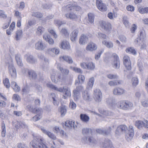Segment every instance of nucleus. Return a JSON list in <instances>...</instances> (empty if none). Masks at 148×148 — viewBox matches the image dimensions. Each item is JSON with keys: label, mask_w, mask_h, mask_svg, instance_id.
Instances as JSON below:
<instances>
[{"label": "nucleus", "mask_w": 148, "mask_h": 148, "mask_svg": "<svg viewBox=\"0 0 148 148\" xmlns=\"http://www.w3.org/2000/svg\"><path fill=\"white\" fill-rule=\"evenodd\" d=\"M1 136L3 137H4L6 134V129L5 124L4 121H3L1 123Z\"/></svg>", "instance_id": "nucleus-37"}, {"label": "nucleus", "mask_w": 148, "mask_h": 148, "mask_svg": "<svg viewBox=\"0 0 148 148\" xmlns=\"http://www.w3.org/2000/svg\"><path fill=\"white\" fill-rule=\"evenodd\" d=\"M65 8L68 10H75L77 11H79L81 10L82 9L81 7L76 4H68L66 5Z\"/></svg>", "instance_id": "nucleus-9"}, {"label": "nucleus", "mask_w": 148, "mask_h": 148, "mask_svg": "<svg viewBox=\"0 0 148 148\" xmlns=\"http://www.w3.org/2000/svg\"><path fill=\"white\" fill-rule=\"evenodd\" d=\"M66 111L65 106H62L61 108V114L62 116H64L66 114Z\"/></svg>", "instance_id": "nucleus-55"}, {"label": "nucleus", "mask_w": 148, "mask_h": 148, "mask_svg": "<svg viewBox=\"0 0 148 148\" xmlns=\"http://www.w3.org/2000/svg\"><path fill=\"white\" fill-rule=\"evenodd\" d=\"M120 126L118 127L115 132V134L116 135H119L123 133L121 129H120Z\"/></svg>", "instance_id": "nucleus-59"}, {"label": "nucleus", "mask_w": 148, "mask_h": 148, "mask_svg": "<svg viewBox=\"0 0 148 148\" xmlns=\"http://www.w3.org/2000/svg\"><path fill=\"white\" fill-rule=\"evenodd\" d=\"M15 59L18 65L20 67H22L23 65V64L22 62L21 55L18 54H16Z\"/></svg>", "instance_id": "nucleus-21"}, {"label": "nucleus", "mask_w": 148, "mask_h": 148, "mask_svg": "<svg viewBox=\"0 0 148 148\" xmlns=\"http://www.w3.org/2000/svg\"><path fill=\"white\" fill-rule=\"evenodd\" d=\"M51 97H52L53 99V103L54 105L58 106V103L56 99V95L54 93H52L51 94Z\"/></svg>", "instance_id": "nucleus-50"}, {"label": "nucleus", "mask_w": 148, "mask_h": 148, "mask_svg": "<svg viewBox=\"0 0 148 148\" xmlns=\"http://www.w3.org/2000/svg\"><path fill=\"white\" fill-rule=\"evenodd\" d=\"M61 48L64 49H68L70 48L69 42L67 41H63L62 42Z\"/></svg>", "instance_id": "nucleus-32"}, {"label": "nucleus", "mask_w": 148, "mask_h": 148, "mask_svg": "<svg viewBox=\"0 0 148 148\" xmlns=\"http://www.w3.org/2000/svg\"><path fill=\"white\" fill-rule=\"evenodd\" d=\"M94 81L95 79L93 77L90 78L87 83L86 88L89 89L91 88L93 85Z\"/></svg>", "instance_id": "nucleus-28"}, {"label": "nucleus", "mask_w": 148, "mask_h": 148, "mask_svg": "<svg viewBox=\"0 0 148 148\" xmlns=\"http://www.w3.org/2000/svg\"><path fill=\"white\" fill-rule=\"evenodd\" d=\"M30 110L34 113L40 114L42 112V109L41 108H31Z\"/></svg>", "instance_id": "nucleus-36"}, {"label": "nucleus", "mask_w": 148, "mask_h": 148, "mask_svg": "<svg viewBox=\"0 0 148 148\" xmlns=\"http://www.w3.org/2000/svg\"><path fill=\"white\" fill-rule=\"evenodd\" d=\"M86 143H88L90 145H94L97 143V141L92 136L86 137Z\"/></svg>", "instance_id": "nucleus-17"}, {"label": "nucleus", "mask_w": 148, "mask_h": 148, "mask_svg": "<svg viewBox=\"0 0 148 148\" xmlns=\"http://www.w3.org/2000/svg\"><path fill=\"white\" fill-rule=\"evenodd\" d=\"M46 47V45L44 44L42 40L38 41L35 44V49L40 51H42Z\"/></svg>", "instance_id": "nucleus-13"}, {"label": "nucleus", "mask_w": 148, "mask_h": 148, "mask_svg": "<svg viewBox=\"0 0 148 148\" xmlns=\"http://www.w3.org/2000/svg\"><path fill=\"white\" fill-rule=\"evenodd\" d=\"M112 56L114 59V61L113 62V66L116 69H119L120 67V62L119 58L117 55L115 53H113Z\"/></svg>", "instance_id": "nucleus-10"}, {"label": "nucleus", "mask_w": 148, "mask_h": 148, "mask_svg": "<svg viewBox=\"0 0 148 148\" xmlns=\"http://www.w3.org/2000/svg\"><path fill=\"white\" fill-rule=\"evenodd\" d=\"M54 23L56 25H57L59 27L62 25L65 24L66 23V22L65 21H61L56 19L55 20Z\"/></svg>", "instance_id": "nucleus-52"}, {"label": "nucleus", "mask_w": 148, "mask_h": 148, "mask_svg": "<svg viewBox=\"0 0 148 148\" xmlns=\"http://www.w3.org/2000/svg\"><path fill=\"white\" fill-rule=\"evenodd\" d=\"M60 32L64 34L65 36H67L69 34L67 29L64 28L62 29L60 31Z\"/></svg>", "instance_id": "nucleus-64"}, {"label": "nucleus", "mask_w": 148, "mask_h": 148, "mask_svg": "<svg viewBox=\"0 0 148 148\" xmlns=\"http://www.w3.org/2000/svg\"><path fill=\"white\" fill-rule=\"evenodd\" d=\"M44 28L41 26L39 27L37 29L36 33L39 35H41L44 31Z\"/></svg>", "instance_id": "nucleus-47"}, {"label": "nucleus", "mask_w": 148, "mask_h": 148, "mask_svg": "<svg viewBox=\"0 0 148 148\" xmlns=\"http://www.w3.org/2000/svg\"><path fill=\"white\" fill-rule=\"evenodd\" d=\"M22 31L21 29H19L16 32L15 36L16 40H18L21 38L22 36Z\"/></svg>", "instance_id": "nucleus-33"}, {"label": "nucleus", "mask_w": 148, "mask_h": 148, "mask_svg": "<svg viewBox=\"0 0 148 148\" xmlns=\"http://www.w3.org/2000/svg\"><path fill=\"white\" fill-rule=\"evenodd\" d=\"M134 135V130L132 125L129 126L127 132L125 135V138L128 141L131 140Z\"/></svg>", "instance_id": "nucleus-6"}, {"label": "nucleus", "mask_w": 148, "mask_h": 148, "mask_svg": "<svg viewBox=\"0 0 148 148\" xmlns=\"http://www.w3.org/2000/svg\"><path fill=\"white\" fill-rule=\"evenodd\" d=\"M10 62L8 63L9 72L11 78L14 79H15L16 77V70L11 59H10Z\"/></svg>", "instance_id": "nucleus-4"}, {"label": "nucleus", "mask_w": 148, "mask_h": 148, "mask_svg": "<svg viewBox=\"0 0 148 148\" xmlns=\"http://www.w3.org/2000/svg\"><path fill=\"white\" fill-rule=\"evenodd\" d=\"M123 23L125 26L127 27H129L130 23L128 20V18L127 16H124L123 18Z\"/></svg>", "instance_id": "nucleus-44"}, {"label": "nucleus", "mask_w": 148, "mask_h": 148, "mask_svg": "<svg viewBox=\"0 0 148 148\" xmlns=\"http://www.w3.org/2000/svg\"><path fill=\"white\" fill-rule=\"evenodd\" d=\"M80 118L81 121L85 123L88 122L89 120V116L86 114H81L80 115Z\"/></svg>", "instance_id": "nucleus-30"}, {"label": "nucleus", "mask_w": 148, "mask_h": 148, "mask_svg": "<svg viewBox=\"0 0 148 148\" xmlns=\"http://www.w3.org/2000/svg\"><path fill=\"white\" fill-rule=\"evenodd\" d=\"M122 83V82L121 81L116 80L114 81H110L108 82V84L110 86H115L118 84H121Z\"/></svg>", "instance_id": "nucleus-34"}, {"label": "nucleus", "mask_w": 148, "mask_h": 148, "mask_svg": "<svg viewBox=\"0 0 148 148\" xmlns=\"http://www.w3.org/2000/svg\"><path fill=\"white\" fill-rule=\"evenodd\" d=\"M135 125L139 129H141L143 127L146 128H148V121H136Z\"/></svg>", "instance_id": "nucleus-7"}, {"label": "nucleus", "mask_w": 148, "mask_h": 148, "mask_svg": "<svg viewBox=\"0 0 148 148\" xmlns=\"http://www.w3.org/2000/svg\"><path fill=\"white\" fill-rule=\"evenodd\" d=\"M46 52L51 55L55 53L57 55L59 53L60 50L58 48L56 47L50 48L47 49L46 51Z\"/></svg>", "instance_id": "nucleus-18"}, {"label": "nucleus", "mask_w": 148, "mask_h": 148, "mask_svg": "<svg viewBox=\"0 0 148 148\" xmlns=\"http://www.w3.org/2000/svg\"><path fill=\"white\" fill-rule=\"evenodd\" d=\"M78 33V31L77 30H75L72 32L71 35V39L72 41H75L77 39Z\"/></svg>", "instance_id": "nucleus-27"}, {"label": "nucleus", "mask_w": 148, "mask_h": 148, "mask_svg": "<svg viewBox=\"0 0 148 148\" xmlns=\"http://www.w3.org/2000/svg\"><path fill=\"white\" fill-rule=\"evenodd\" d=\"M83 87L82 86H77L76 89L73 91V93H75L76 95L79 94L80 91L83 90Z\"/></svg>", "instance_id": "nucleus-39"}, {"label": "nucleus", "mask_w": 148, "mask_h": 148, "mask_svg": "<svg viewBox=\"0 0 148 148\" xmlns=\"http://www.w3.org/2000/svg\"><path fill=\"white\" fill-rule=\"evenodd\" d=\"M60 61H64L70 64L72 63L73 62L72 58L68 56H64L60 57Z\"/></svg>", "instance_id": "nucleus-25"}, {"label": "nucleus", "mask_w": 148, "mask_h": 148, "mask_svg": "<svg viewBox=\"0 0 148 148\" xmlns=\"http://www.w3.org/2000/svg\"><path fill=\"white\" fill-rule=\"evenodd\" d=\"M100 25L106 31L109 32L111 30V25L109 23L105 21H101L100 23Z\"/></svg>", "instance_id": "nucleus-14"}, {"label": "nucleus", "mask_w": 148, "mask_h": 148, "mask_svg": "<svg viewBox=\"0 0 148 148\" xmlns=\"http://www.w3.org/2000/svg\"><path fill=\"white\" fill-rule=\"evenodd\" d=\"M101 148H113V144L111 141L108 139H105L100 144Z\"/></svg>", "instance_id": "nucleus-8"}, {"label": "nucleus", "mask_w": 148, "mask_h": 148, "mask_svg": "<svg viewBox=\"0 0 148 148\" xmlns=\"http://www.w3.org/2000/svg\"><path fill=\"white\" fill-rule=\"evenodd\" d=\"M106 77L110 79H117L118 78V76L114 74H108L106 75Z\"/></svg>", "instance_id": "nucleus-57"}, {"label": "nucleus", "mask_w": 148, "mask_h": 148, "mask_svg": "<svg viewBox=\"0 0 148 148\" xmlns=\"http://www.w3.org/2000/svg\"><path fill=\"white\" fill-rule=\"evenodd\" d=\"M93 97L95 100L97 102H100L101 101L102 95L99 89L96 88L94 90Z\"/></svg>", "instance_id": "nucleus-5"}, {"label": "nucleus", "mask_w": 148, "mask_h": 148, "mask_svg": "<svg viewBox=\"0 0 148 148\" xmlns=\"http://www.w3.org/2000/svg\"><path fill=\"white\" fill-rule=\"evenodd\" d=\"M73 70L75 72L78 73L82 74L83 73L82 71L80 68L74 67L73 68Z\"/></svg>", "instance_id": "nucleus-63"}, {"label": "nucleus", "mask_w": 148, "mask_h": 148, "mask_svg": "<svg viewBox=\"0 0 148 148\" xmlns=\"http://www.w3.org/2000/svg\"><path fill=\"white\" fill-rule=\"evenodd\" d=\"M82 96L83 99L86 101H89L91 100L90 94L87 90H85L82 91Z\"/></svg>", "instance_id": "nucleus-16"}, {"label": "nucleus", "mask_w": 148, "mask_h": 148, "mask_svg": "<svg viewBox=\"0 0 148 148\" xmlns=\"http://www.w3.org/2000/svg\"><path fill=\"white\" fill-rule=\"evenodd\" d=\"M74 123V122L70 120L66 121L65 122V125L70 129L72 127L74 129H75L76 126L75 125Z\"/></svg>", "instance_id": "nucleus-23"}, {"label": "nucleus", "mask_w": 148, "mask_h": 148, "mask_svg": "<svg viewBox=\"0 0 148 148\" xmlns=\"http://www.w3.org/2000/svg\"><path fill=\"white\" fill-rule=\"evenodd\" d=\"M132 84L133 86H136L138 84V80L137 78L134 77L132 79Z\"/></svg>", "instance_id": "nucleus-58"}, {"label": "nucleus", "mask_w": 148, "mask_h": 148, "mask_svg": "<svg viewBox=\"0 0 148 148\" xmlns=\"http://www.w3.org/2000/svg\"><path fill=\"white\" fill-rule=\"evenodd\" d=\"M97 48V47L95 44L93 42H90L87 46L86 49L88 51H92L96 50Z\"/></svg>", "instance_id": "nucleus-20"}, {"label": "nucleus", "mask_w": 148, "mask_h": 148, "mask_svg": "<svg viewBox=\"0 0 148 148\" xmlns=\"http://www.w3.org/2000/svg\"><path fill=\"white\" fill-rule=\"evenodd\" d=\"M117 105L119 108L124 110L131 109L133 106V103L131 102L124 100L119 101Z\"/></svg>", "instance_id": "nucleus-3"}, {"label": "nucleus", "mask_w": 148, "mask_h": 148, "mask_svg": "<svg viewBox=\"0 0 148 148\" xmlns=\"http://www.w3.org/2000/svg\"><path fill=\"white\" fill-rule=\"evenodd\" d=\"M65 16L67 18L72 19H75L77 18V16L73 12H71L69 14H65Z\"/></svg>", "instance_id": "nucleus-29"}, {"label": "nucleus", "mask_w": 148, "mask_h": 148, "mask_svg": "<svg viewBox=\"0 0 148 148\" xmlns=\"http://www.w3.org/2000/svg\"><path fill=\"white\" fill-rule=\"evenodd\" d=\"M3 82L4 85L7 88H9L10 87V84L9 79L8 78H5L3 79Z\"/></svg>", "instance_id": "nucleus-49"}, {"label": "nucleus", "mask_w": 148, "mask_h": 148, "mask_svg": "<svg viewBox=\"0 0 148 148\" xmlns=\"http://www.w3.org/2000/svg\"><path fill=\"white\" fill-rule=\"evenodd\" d=\"M125 92V91L123 89L119 87L115 88L113 90V94L115 95H121Z\"/></svg>", "instance_id": "nucleus-15"}, {"label": "nucleus", "mask_w": 148, "mask_h": 148, "mask_svg": "<svg viewBox=\"0 0 148 148\" xmlns=\"http://www.w3.org/2000/svg\"><path fill=\"white\" fill-rule=\"evenodd\" d=\"M139 12L141 14L148 13V7L139 8L138 9Z\"/></svg>", "instance_id": "nucleus-53"}, {"label": "nucleus", "mask_w": 148, "mask_h": 148, "mask_svg": "<svg viewBox=\"0 0 148 148\" xmlns=\"http://www.w3.org/2000/svg\"><path fill=\"white\" fill-rule=\"evenodd\" d=\"M44 139L40 136H37L30 143L31 148H48L44 144Z\"/></svg>", "instance_id": "nucleus-1"}, {"label": "nucleus", "mask_w": 148, "mask_h": 148, "mask_svg": "<svg viewBox=\"0 0 148 148\" xmlns=\"http://www.w3.org/2000/svg\"><path fill=\"white\" fill-rule=\"evenodd\" d=\"M88 21L90 23H93L94 19V14L92 13H89L88 14Z\"/></svg>", "instance_id": "nucleus-45"}, {"label": "nucleus", "mask_w": 148, "mask_h": 148, "mask_svg": "<svg viewBox=\"0 0 148 148\" xmlns=\"http://www.w3.org/2000/svg\"><path fill=\"white\" fill-rule=\"evenodd\" d=\"M88 40V37L86 35L82 34L81 35L79 39V43L84 45L86 42Z\"/></svg>", "instance_id": "nucleus-22"}, {"label": "nucleus", "mask_w": 148, "mask_h": 148, "mask_svg": "<svg viewBox=\"0 0 148 148\" xmlns=\"http://www.w3.org/2000/svg\"><path fill=\"white\" fill-rule=\"evenodd\" d=\"M47 135L49 137L52 139L55 140L56 139V136L53 134L52 133L50 132H48Z\"/></svg>", "instance_id": "nucleus-62"}, {"label": "nucleus", "mask_w": 148, "mask_h": 148, "mask_svg": "<svg viewBox=\"0 0 148 148\" xmlns=\"http://www.w3.org/2000/svg\"><path fill=\"white\" fill-rule=\"evenodd\" d=\"M126 51L127 53H131L134 55H136V51L133 47H132L127 48L126 49Z\"/></svg>", "instance_id": "nucleus-40"}, {"label": "nucleus", "mask_w": 148, "mask_h": 148, "mask_svg": "<svg viewBox=\"0 0 148 148\" xmlns=\"http://www.w3.org/2000/svg\"><path fill=\"white\" fill-rule=\"evenodd\" d=\"M96 4L98 8L101 11H106L107 8L105 4L102 3L101 0H96Z\"/></svg>", "instance_id": "nucleus-11"}, {"label": "nucleus", "mask_w": 148, "mask_h": 148, "mask_svg": "<svg viewBox=\"0 0 148 148\" xmlns=\"http://www.w3.org/2000/svg\"><path fill=\"white\" fill-rule=\"evenodd\" d=\"M114 125L109 127L107 129H104V135H108L110 134L113 129L115 127Z\"/></svg>", "instance_id": "nucleus-35"}, {"label": "nucleus", "mask_w": 148, "mask_h": 148, "mask_svg": "<svg viewBox=\"0 0 148 148\" xmlns=\"http://www.w3.org/2000/svg\"><path fill=\"white\" fill-rule=\"evenodd\" d=\"M95 67V64L92 62H87V69L92 70L94 69Z\"/></svg>", "instance_id": "nucleus-43"}, {"label": "nucleus", "mask_w": 148, "mask_h": 148, "mask_svg": "<svg viewBox=\"0 0 148 148\" xmlns=\"http://www.w3.org/2000/svg\"><path fill=\"white\" fill-rule=\"evenodd\" d=\"M85 78L84 75H79L77 77V80L75 81V84L76 85L77 84L82 83L84 82Z\"/></svg>", "instance_id": "nucleus-24"}, {"label": "nucleus", "mask_w": 148, "mask_h": 148, "mask_svg": "<svg viewBox=\"0 0 148 148\" xmlns=\"http://www.w3.org/2000/svg\"><path fill=\"white\" fill-rule=\"evenodd\" d=\"M28 74L30 77L33 79H35L37 78V74L33 70H29L28 72Z\"/></svg>", "instance_id": "nucleus-31"}, {"label": "nucleus", "mask_w": 148, "mask_h": 148, "mask_svg": "<svg viewBox=\"0 0 148 148\" xmlns=\"http://www.w3.org/2000/svg\"><path fill=\"white\" fill-rule=\"evenodd\" d=\"M135 44L138 45H140L144 43V41L138 38L136 39L134 41Z\"/></svg>", "instance_id": "nucleus-54"}, {"label": "nucleus", "mask_w": 148, "mask_h": 148, "mask_svg": "<svg viewBox=\"0 0 148 148\" xmlns=\"http://www.w3.org/2000/svg\"><path fill=\"white\" fill-rule=\"evenodd\" d=\"M57 68L61 71L63 75H68L69 73V71L68 69H63L61 67V65L60 64H58Z\"/></svg>", "instance_id": "nucleus-26"}, {"label": "nucleus", "mask_w": 148, "mask_h": 148, "mask_svg": "<svg viewBox=\"0 0 148 148\" xmlns=\"http://www.w3.org/2000/svg\"><path fill=\"white\" fill-rule=\"evenodd\" d=\"M66 79V77L63 75L59 74L58 75L57 81L63 82Z\"/></svg>", "instance_id": "nucleus-41"}, {"label": "nucleus", "mask_w": 148, "mask_h": 148, "mask_svg": "<svg viewBox=\"0 0 148 148\" xmlns=\"http://www.w3.org/2000/svg\"><path fill=\"white\" fill-rule=\"evenodd\" d=\"M48 87H49L53 90L57 91L63 92L65 95L67 96H70L71 93L69 88L66 86H64L63 87L58 88L54 85L51 84H47Z\"/></svg>", "instance_id": "nucleus-2"}, {"label": "nucleus", "mask_w": 148, "mask_h": 148, "mask_svg": "<svg viewBox=\"0 0 148 148\" xmlns=\"http://www.w3.org/2000/svg\"><path fill=\"white\" fill-rule=\"evenodd\" d=\"M21 121H17L14 123H13V125L17 129H18L21 127Z\"/></svg>", "instance_id": "nucleus-60"}, {"label": "nucleus", "mask_w": 148, "mask_h": 148, "mask_svg": "<svg viewBox=\"0 0 148 148\" xmlns=\"http://www.w3.org/2000/svg\"><path fill=\"white\" fill-rule=\"evenodd\" d=\"M25 56L27 57L26 60L28 63L33 64L36 62V60L34 58L33 56L27 54Z\"/></svg>", "instance_id": "nucleus-19"}, {"label": "nucleus", "mask_w": 148, "mask_h": 148, "mask_svg": "<svg viewBox=\"0 0 148 148\" xmlns=\"http://www.w3.org/2000/svg\"><path fill=\"white\" fill-rule=\"evenodd\" d=\"M48 31L55 38H56L57 37V34L53 29L50 28L49 29H48Z\"/></svg>", "instance_id": "nucleus-61"}, {"label": "nucleus", "mask_w": 148, "mask_h": 148, "mask_svg": "<svg viewBox=\"0 0 148 148\" xmlns=\"http://www.w3.org/2000/svg\"><path fill=\"white\" fill-rule=\"evenodd\" d=\"M146 38V34L144 31H141L140 32V36L138 38L144 41Z\"/></svg>", "instance_id": "nucleus-56"}, {"label": "nucleus", "mask_w": 148, "mask_h": 148, "mask_svg": "<svg viewBox=\"0 0 148 148\" xmlns=\"http://www.w3.org/2000/svg\"><path fill=\"white\" fill-rule=\"evenodd\" d=\"M102 43L108 48H111L113 47V44L111 42L106 41L104 40L102 42Z\"/></svg>", "instance_id": "nucleus-42"}, {"label": "nucleus", "mask_w": 148, "mask_h": 148, "mask_svg": "<svg viewBox=\"0 0 148 148\" xmlns=\"http://www.w3.org/2000/svg\"><path fill=\"white\" fill-rule=\"evenodd\" d=\"M32 16L36 17L38 18H41L42 16V13L38 12H33L32 14Z\"/></svg>", "instance_id": "nucleus-51"}, {"label": "nucleus", "mask_w": 148, "mask_h": 148, "mask_svg": "<svg viewBox=\"0 0 148 148\" xmlns=\"http://www.w3.org/2000/svg\"><path fill=\"white\" fill-rule=\"evenodd\" d=\"M100 112L102 114H103L105 116H112L113 114L112 112L110 111L106 110L101 111V112Z\"/></svg>", "instance_id": "nucleus-46"}, {"label": "nucleus", "mask_w": 148, "mask_h": 148, "mask_svg": "<svg viewBox=\"0 0 148 148\" xmlns=\"http://www.w3.org/2000/svg\"><path fill=\"white\" fill-rule=\"evenodd\" d=\"M38 57L39 58L41 59V60H43L44 61L43 63L45 64L46 66L48 64V60L45 58L43 55L40 54L38 55Z\"/></svg>", "instance_id": "nucleus-48"}, {"label": "nucleus", "mask_w": 148, "mask_h": 148, "mask_svg": "<svg viewBox=\"0 0 148 148\" xmlns=\"http://www.w3.org/2000/svg\"><path fill=\"white\" fill-rule=\"evenodd\" d=\"M123 62L125 67L128 70L131 69V63L129 56H125L123 58Z\"/></svg>", "instance_id": "nucleus-12"}, {"label": "nucleus", "mask_w": 148, "mask_h": 148, "mask_svg": "<svg viewBox=\"0 0 148 148\" xmlns=\"http://www.w3.org/2000/svg\"><path fill=\"white\" fill-rule=\"evenodd\" d=\"M82 133L85 135H88L91 134L92 132V130L90 129L84 128L82 129Z\"/></svg>", "instance_id": "nucleus-38"}]
</instances>
